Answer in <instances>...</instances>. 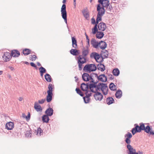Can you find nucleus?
Here are the masks:
<instances>
[{"label":"nucleus","mask_w":154,"mask_h":154,"mask_svg":"<svg viewBox=\"0 0 154 154\" xmlns=\"http://www.w3.org/2000/svg\"><path fill=\"white\" fill-rule=\"evenodd\" d=\"M98 81L96 82H92L93 84H89V88L91 92H95L94 91L93 88H95L96 91H100L101 90L103 92L104 95H106V92L104 91V89L106 88V84H103L102 83H99L98 85L96 84Z\"/></svg>","instance_id":"f257e3e1"},{"label":"nucleus","mask_w":154,"mask_h":154,"mask_svg":"<svg viewBox=\"0 0 154 154\" xmlns=\"http://www.w3.org/2000/svg\"><path fill=\"white\" fill-rule=\"evenodd\" d=\"M97 67L94 64H88L85 66L83 68V70L87 72H90L95 71Z\"/></svg>","instance_id":"f03ea898"},{"label":"nucleus","mask_w":154,"mask_h":154,"mask_svg":"<svg viewBox=\"0 0 154 154\" xmlns=\"http://www.w3.org/2000/svg\"><path fill=\"white\" fill-rule=\"evenodd\" d=\"M61 13L62 18L64 20L65 23H67V13L66 10V5L65 4H63L61 8Z\"/></svg>","instance_id":"7ed1b4c3"},{"label":"nucleus","mask_w":154,"mask_h":154,"mask_svg":"<svg viewBox=\"0 0 154 154\" xmlns=\"http://www.w3.org/2000/svg\"><path fill=\"white\" fill-rule=\"evenodd\" d=\"M105 1H106V0H98V2L99 3V4L97 5V8L98 6L99 5L100 11H103L104 12H105L104 8L106 7V4H105Z\"/></svg>","instance_id":"20e7f679"},{"label":"nucleus","mask_w":154,"mask_h":154,"mask_svg":"<svg viewBox=\"0 0 154 154\" xmlns=\"http://www.w3.org/2000/svg\"><path fill=\"white\" fill-rule=\"evenodd\" d=\"M100 6H98V8H97V11H98V13L97 14V19H96V24L97 25L99 21L101 20V17L104 14V12L103 11H100Z\"/></svg>","instance_id":"39448f33"},{"label":"nucleus","mask_w":154,"mask_h":154,"mask_svg":"<svg viewBox=\"0 0 154 154\" xmlns=\"http://www.w3.org/2000/svg\"><path fill=\"white\" fill-rule=\"evenodd\" d=\"M90 57L91 58L94 59L97 62H100V60H99V58H100V55L97 53L95 52H92L90 54Z\"/></svg>","instance_id":"423d86ee"},{"label":"nucleus","mask_w":154,"mask_h":154,"mask_svg":"<svg viewBox=\"0 0 154 154\" xmlns=\"http://www.w3.org/2000/svg\"><path fill=\"white\" fill-rule=\"evenodd\" d=\"M78 63L79 64V69L80 70H81L82 69V65L86 62V60H82V58H81V55H79L78 57Z\"/></svg>","instance_id":"0eeeda50"},{"label":"nucleus","mask_w":154,"mask_h":154,"mask_svg":"<svg viewBox=\"0 0 154 154\" xmlns=\"http://www.w3.org/2000/svg\"><path fill=\"white\" fill-rule=\"evenodd\" d=\"M125 137L126 138L125 141L127 145H130L131 143V138L132 137L131 134L128 132L125 135Z\"/></svg>","instance_id":"6e6552de"},{"label":"nucleus","mask_w":154,"mask_h":154,"mask_svg":"<svg viewBox=\"0 0 154 154\" xmlns=\"http://www.w3.org/2000/svg\"><path fill=\"white\" fill-rule=\"evenodd\" d=\"M102 43H103V41H101L99 42H97L94 39H92L91 41V44L94 48H97L99 45H101Z\"/></svg>","instance_id":"1a4fd4ad"},{"label":"nucleus","mask_w":154,"mask_h":154,"mask_svg":"<svg viewBox=\"0 0 154 154\" xmlns=\"http://www.w3.org/2000/svg\"><path fill=\"white\" fill-rule=\"evenodd\" d=\"M89 49L88 48L86 49H83L82 51V55L81 56V58L84 60H86V56L88 55L89 54Z\"/></svg>","instance_id":"9d476101"},{"label":"nucleus","mask_w":154,"mask_h":154,"mask_svg":"<svg viewBox=\"0 0 154 154\" xmlns=\"http://www.w3.org/2000/svg\"><path fill=\"white\" fill-rule=\"evenodd\" d=\"M127 147L129 151V154H138L136 152V149H134L130 144L127 145Z\"/></svg>","instance_id":"9b49d317"},{"label":"nucleus","mask_w":154,"mask_h":154,"mask_svg":"<svg viewBox=\"0 0 154 154\" xmlns=\"http://www.w3.org/2000/svg\"><path fill=\"white\" fill-rule=\"evenodd\" d=\"M11 55L9 52H5L4 53V55H3L2 57L5 61H9L11 57Z\"/></svg>","instance_id":"f8f14e48"},{"label":"nucleus","mask_w":154,"mask_h":154,"mask_svg":"<svg viewBox=\"0 0 154 154\" xmlns=\"http://www.w3.org/2000/svg\"><path fill=\"white\" fill-rule=\"evenodd\" d=\"M82 78L84 81L88 82L89 81L90 79L91 80V77H90V75L88 73H85L82 74Z\"/></svg>","instance_id":"ddd939ff"},{"label":"nucleus","mask_w":154,"mask_h":154,"mask_svg":"<svg viewBox=\"0 0 154 154\" xmlns=\"http://www.w3.org/2000/svg\"><path fill=\"white\" fill-rule=\"evenodd\" d=\"M53 109L50 107L47 109L45 111L46 115L48 116H51L53 114Z\"/></svg>","instance_id":"4468645a"},{"label":"nucleus","mask_w":154,"mask_h":154,"mask_svg":"<svg viewBox=\"0 0 154 154\" xmlns=\"http://www.w3.org/2000/svg\"><path fill=\"white\" fill-rule=\"evenodd\" d=\"M89 88V84L88 83L85 84V83H82L81 85V88L83 91H87Z\"/></svg>","instance_id":"2eb2a0df"},{"label":"nucleus","mask_w":154,"mask_h":154,"mask_svg":"<svg viewBox=\"0 0 154 154\" xmlns=\"http://www.w3.org/2000/svg\"><path fill=\"white\" fill-rule=\"evenodd\" d=\"M14 127V124L13 122H10L6 125V128L9 130H11Z\"/></svg>","instance_id":"dca6fc26"},{"label":"nucleus","mask_w":154,"mask_h":154,"mask_svg":"<svg viewBox=\"0 0 154 154\" xmlns=\"http://www.w3.org/2000/svg\"><path fill=\"white\" fill-rule=\"evenodd\" d=\"M34 107L37 112H42V109L41 106L38 105L37 102H35Z\"/></svg>","instance_id":"f3484780"},{"label":"nucleus","mask_w":154,"mask_h":154,"mask_svg":"<svg viewBox=\"0 0 154 154\" xmlns=\"http://www.w3.org/2000/svg\"><path fill=\"white\" fill-rule=\"evenodd\" d=\"M11 54V56L14 57H18L20 54V52L16 50L12 51Z\"/></svg>","instance_id":"a211bd4d"},{"label":"nucleus","mask_w":154,"mask_h":154,"mask_svg":"<svg viewBox=\"0 0 154 154\" xmlns=\"http://www.w3.org/2000/svg\"><path fill=\"white\" fill-rule=\"evenodd\" d=\"M105 24L103 22L100 23L98 25V28L99 30L103 31L105 30Z\"/></svg>","instance_id":"6ab92c4d"},{"label":"nucleus","mask_w":154,"mask_h":154,"mask_svg":"<svg viewBox=\"0 0 154 154\" xmlns=\"http://www.w3.org/2000/svg\"><path fill=\"white\" fill-rule=\"evenodd\" d=\"M103 78H105V82H106V76L104 74H101L99 76H98L97 78L98 80V81H100L101 82H104L105 80L103 79Z\"/></svg>","instance_id":"aec40b11"},{"label":"nucleus","mask_w":154,"mask_h":154,"mask_svg":"<svg viewBox=\"0 0 154 154\" xmlns=\"http://www.w3.org/2000/svg\"><path fill=\"white\" fill-rule=\"evenodd\" d=\"M72 46L74 48H76L77 47V41L75 38L74 37H72Z\"/></svg>","instance_id":"412c9836"},{"label":"nucleus","mask_w":154,"mask_h":154,"mask_svg":"<svg viewBox=\"0 0 154 154\" xmlns=\"http://www.w3.org/2000/svg\"><path fill=\"white\" fill-rule=\"evenodd\" d=\"M42 120L43 122L48 123L49 120L48 116L47 115H44L42 117Z\"/></svg>","instance_id":"4be33fe9"},{"label":"nucleus","mask_w":154,"mask_h":154,"mask_svg":"<svg viewBox=\"0 0 154 154\" xmlns=\"http://www.w3.org/2000/svg\"><path fill=\"white\" fill-rule=\"evenodd\" d=\"M70 53L74 56H77L79 54V51L75 49H72L70 51Z\"/></svg>","instance_id":"5701e85b"},{"label":"nucleus","mask_w":154,"mask_h":154,"mask_svg":"<svg viewBox=\"0 0 154 154\" xmlns=\"http://www.w3.org/2000/svg\"><path fill=\"white\" fill-rule=\"evenodd\" d=\"M122 95V92L121 90H118L115 94V96L116 98H120Z\"/></svg>","instance_id":"b1692460"},{"label":"nucleus","mask_w":154,"mask_h":154,"mask_svg":"<svg viewBox=\"0 0 154 154\" xmlns=\"http://www.w3.org/2000/svg\"><path fill=\"white\" fill-rule=\"evenodd\" d=\"M114 101V99L112 97H107L106 98L107 103L109 105L113 103Z\"/></svg>","instance_id":"393cba45"},{"label":"nucleus","mask_w":154,"mask_h":154,"mask_svg":"<svg viewBox=\"0 0 154 154\" xmlns=\"http://www.w3.org/2000/svg\"><path fill=\"white\" fill-rule=\"evenodd\" d=\"M45 78L46 81L48 82H50L51 81L52 78L50 75L48 73L45 74Z\"/></svg>","instance_id":"a878e982"},{"label":"nucleus","mask_w":154,"mask_h":154,"mask_svg":"<svg viewBox=\"0 0 154 154\" xmlns=\"http://www.w3.org/2000/svg\"><path fill=\"white\" fill-rule=\"evenodd\" d=\"M53 95V94L48 93V95L46 97V100L48 102H50L51 101Z\"/></svg>","instance_id":"bb28decb"},{"label":"nucleus","mask_w":154,"mask_h":154,"mask_svg":"<svg viewBox=\"0 0 154 154\" xmlns=\"http://www.w3.org/2000/svg\"><path fill=\"white\" fill-rule=\"evenodd\" d=\"M111 5H110V4L109 3V1L108 0H106V12L109 13L112 8L110 7Z\"/></svg>","instance_id":"cd10ccee"},{"label":"nucleus","mask_w":154,"mask_h":154,"mask_svg":"<svg viewBox=\"0 0 154 154\" xmlns=\"http://www.w3.org/2000/svg\"><path fill=\"white\" fill-rule=\"evenodd\" d=\"M104 67V66L101 63H99L97 65L98 69L100 70L101 71L104 70L105 68H103Z\"/></svg>","instance_id":"c85d7f7f"},{"label":"nucleus","mask_w":154,"mask_h":154,"mask_svg":"<svg viewBox=\"0 0 154 154\" xmlns=\"http://www.w3.org/2000/svg\"><path fill=\"white\" fill-rule=\"evenodd\" d=\"M140 126H138V127L137 128L138 131L139 132H140L141 130H144L146 127L144 124H140Z\"/></svg>","instance_id":"c756f323"},{"label":"nucleus","mask_w":154,"mask_h":154,"mask_svg":"<svg viewBox=\"0 0 154 154\" xmlns=\"http://www.w3.org/2000/svg\"><path fill=\"white\" fill-rule=\"evenodd\" d=\"M90 76L91 77V82H94V80L93 77H95L97 78L98 75L97 74L93 72L91 74Z\"/></svg>","instance_id":"7c9ffc66"},{"label":"nucleus","mask_w":154,"mask_h":154,"mask_svg":"<svg viewBox=\"0 0 154 154\" xmlns=\"http://www.w3.org/2000/svg\"><path fill=\"white\" fill-rule=\"evenodd\" d=\"M53 85L52 84H50L48 85V90L47 91V93L53 94L52 93V88Z\"/></svg>","instance_id":"2f4dec72"},{"label":"nucleus","mask_w":154,"mask_h":154,"mask_svg":"<svg viewBox=\"0 0 154 154\" xmlns=\"http://www.w3.org/2000/svg\"><path fill=\"white\" fill-rule=\"evenodd\" d=\"M104 35V34L103 32H97L96 35V37L98 38H102Z\"/></svg>","instance_id":"473e14b6"},{"label":"nucleus","mask_w":154,"mask_h":154,"mask_svg":"<svg viewBox=\"0 0 154 154\" xmlns=\"http://www.w3.org/2000/svg\"><path fill=\"white\" fill-rule=\"evenodd\" d=\"M112 73L115 76H118L119 74V71L118 69H115L112 71Z\"/></svg>","instance_id":"72a5a7b5"},{"label":"nucleus","mask_w":154,"mask_h":154,"mask_svg":"<svg viewBox=\"0 0 154 154\" xmlns=\"http://www.w3.org/2000/svg\"><path fill=\"white\" fill-rule=\"evenodd\" d=\"M138 127V125H137L135 128H133L131 131L133 135H134L137 132H140L138 131V130L137 128Z\"/></svg>","instance_id":"f704fd0d"},{"label":"nucleus","mask_w":154,"mask_h":154,"mask_svg":"<svg viewBox=\"0 0 154 154\" xmlns=\"http://www.w3.org/2000/svg\"><path fill=\"white\" fill-rule=\"evenodd\" d=\"M109 88L111 90L115 91L116 90V86L113 83H111L109 85Z\"/></svg>","instance_id":"c9c22d12"},{"label":"nucleus","mask_w":154,"mask_h":154,"mask_svg":"<svg viewBox=\"0 0 154 154\" xmlns=\"http://www.w3.org/2000/svg\"><path fill=\"white\" fill-rule=\"evenodd\" d=\"M97 27V25L96 24L94 27L92 29V32L94 34H96L97 32H98V29Z\"/></svg>","instance_id":"e433bc0d"},{"label":"nucleus","mask_w":154,"mask_h":154,"mask_svg":"<svg viewBox=\"0 0 154 154\" xmlns=\"http://www.w3.org/2000/svg\"><path fill=\"white\" fill-rule=\"evenodd\" d=\"M31 51L28 49H25L23 51V53L24 55H28L30 54Z\"/></svg>","instance_id":"4c0bfd02"},{"label":"nucleus","mask_w":154,"mask_h":154,"mask_svg":"<svg viewBox=\"0 0 154 154\" xmlns=\"http://www.w3.org/2000/svg\"><path fill=\"white\" fill-rule=\"evenodd\" d=\"M103 41V43H102L101 45H99V47L102 49H104L106 48V42Z\"/></svg>","instance_id":"58836bf2"},{"label":"nucleus","mask_w":154,"mask_h":154,"mask_svg":"<svg viewBox=\"0 0 154 154\" xmlns=\"http://www.w3.org/2000/svg\"><path fill=\"white\" fill-rule=\"evenodd\" d=\"M94 97L95 99L97 100H101L103 98V96L102 95H101V96H95V95H94Z\"/></svg>","instance_id":"ea45409f"},{"label":"nucleus","mask_w":154,"mask_h":154,"mask_svg":"<svg viewBox=\"0 0 154 154\" xmlns=\"http://www.w3.org/2000/svg\"><path fill=\"white\" fill-rule=\"evenodd\" d=\"M75 91L77 94H79L81 96L83 97L84 96V94L81 91V90L79 88H76Z\"/></svg>","instance_id":"a19ab883"},{"label":"nucleus","mask_w":154,"mask_h":154,"mask_svg":"<svg viewBox=\"0 0 154 154\" xmlns=\"http://www.w3.org/2000/svg\"><path fill=\"white\" fill-rule=\"evenodd\" d=\"M37 134L40 136L41 134L43 133V131L41 128H38L36 131Z\"/></svg>","instance_id":"79ce46f5"},{"label":"nucleus","mask_w":154,"mask_h":154,"mask_svg":"<svg viewBox=\"0 0 154 154\" xmlns=\"http://www.w3.org/2000/svg\"><path fill=\"white\" fill-rule=\"evenodd\" d=\"M151 129L150 128V127L149 125H147L145 128V129H144V131L146 133H149L150 131H151Z\"/></svg>","instance_id":"37998d69"},{"label":"nucleus","mask_w":154,"mask_h":154,"mask_svg":"<svg viewBox=\"0 0 154 154\" xmlns=\"http://www.w3.org/2000/svg\"><path fill=\"white\" fill-rule=\"evenodd\" d=\"M83 98L85 103H87L89 102L90 98L89 97H83Z\"/></svg>","instance_id":"c03bdc74"},{"label":"nucleus","mask_w":154,"mask_h":154,"mask_svg":"<svg viewBox=\"0 0 154 154\" xmlns=\"http://www.w3.org/2000/svg\"><path fill=\"white\" fill-rule=\"evenodd\" d=\"M39 72L45 73L46 72V70L44 67L41 66L39 68Z\"/></svg>","instance_id":"a18cd8bd"},{"label":"nucleus","mask_w":154,"mask_h":154,"mask_svg":"<svg viewBox=\"0 0 154 154\" xmlns=\"http://www.w3.org/2000/svg\"><path fill=\"white\" fill-rule=\"evenodd\" d=\"M86 91L85 93V94L86 95L85 97H89L91 96V91H89L88 90H87V91Z\"/></svg>","instance_id":"49530a36"},{"label":"nucleus","mask_w":154,"mask_h":154,"mask_svg":"<svg viewBox=\"0 0 154 154\" xmlns=\"http://www.w3.org/2000/svg\"><path fill=\"white\" fill-rule=\"evenodd\" d=\"M85 36L86 38V39L87 40V45L86 46V47L88 48L90 47V40L89 38L88 37V35L85 33Z\"/></svg>","instance_id":"de8ad7c7"},{"label":"nucleus","mask_w":154,"mask_h":154,"mask_svg":"<svg viewBox=\"0 0 154 154\" xmlns=\"http://www.w3.org/2000/svg\"><path fill=\"white\" fill-rule=\"evenodd\" d=\"M30 56V58H31L32 60V61H35L37 58L36 56L35 55H31Z\"/></svg>","instance_id":"09e8293b"},{"label":"nucleus","mask_w":154,"mask_h":154,"mask_svg":"<svg viewBox=\"0 0 154 154\" xmlns=\"http://www.w3.org/2000/svg\"><path fill=\"white\" fill-rule=\"evenodd\" d=\"M45 99H43L41 100H38V103H39L40 104H43L45 102Z\"/></svg>","instance_id":"8fccbe9b"},{"label":"nucleus","mask_w":154,"mask_h":154,"mask_svg":"<svg viewBox=\"0 0 154 154\" xmlns=\"http://www.w3.org/2000/svg\"><path fill=\"white\" fill-rule=\"evenodd\" d=\"M30 114L29 112L28 115L27 116H26V117H25V118L26 119L27 121H29V120L30 119Z\"/></svg>","instance_id":"3c124183"},{"label":"nucleus","mask_w":154,"mask_h":154,"mask_svg":"<svg viewBox=\"0 0 154 154\" xmlns=\"http://www.w3.org/2000/svg\"><path fill=\"white\" fill-rule=\"evenodd\" d=\"M84 17L85 18L87 19H88L89 17V14L88 13L85 14H83Z\"/></svg>","instance_id":"603ef678"},{"label":"nucleus","mask_w":154,"mask_h":154,"mask_svg":"<svg viewBox=\"0 0 154 154\" xmlns=\"http://www.w3.org/2000/svg\"><path fill=\"white\" fill-rule=\"evenodd\" d=\"M88 10L87 8L83 10L82 11V13L83 14H85L88 13Z\"/></svg>","instance_id":"864d4df0"},{"label":"nucleus","mask_w":154,"mask_h":154,"mask_svg":"<svg viewBox=\"0 0 154 154\" xmlns=\"http://www.w3.org/2000/svg\"><path fill=\"white\" fill-rule=\"evenodd\" d=\"M91 23L93 24H96V22L95 20L94 19V18H92L91 19Z\"/></svg>","instance_id":"5fc2aeb1"},{"label":"nucleus","mask_w":154,"mask_h":154,"mask_svg":"<svg viewBox=\"0 0 154 154\" xmlns=\"http://www.w3.org/2000/svg\"><path fill=\"white\" fill-rule=\"evenodd\" d=\"M30 64L32 66L35 67L36 68L37 67L35 64L33 62H31L30 63Z\"/></svg>","instance_id":"6e6d98bb"},{"label":"nucleus","mask_w":154,"mask_h":154,"mask_svg":"<svg viewBox=\"0 0 154 154\" xmlns=\"http://www.w3.org/2000/svg\"><path fill=\"white\" fill-rule=\"evenodd\" d=\"M109 79L110 80H112L113 79V76L111 74L109 75Z\"/></svg>","instance_id":"4d7b16f0"},{"label":"nucleus","mask_w":154,"mask_h":154,"mask_svg":"<svg viewBox=\"0 0 154 154\" xmlns=\"http://www.w3.org/2000/svg\"><path fill=\"white\" fill-rule=\"evenodd\" d=\"M102 95L99 92H97L95 94H94V95H95V96H100Z\"/></svg>","instance_id":"13d9d810"},{"label":"nucleus","mask_w":154,"mask_h":154,"mask_svg":"<svg viewBox=\"0 0 154 154\" xmlns=\"http://www.w3.org/2000/svg\"><path fill=\"white\" fill-rule=\"evenodd\" d=\"M9 68L12 71L14 70V68L12 66H9Z\"/></svg>","instance_id":"bf43d9fd"},{"label":"nucleus","mask_w":154,"mask_h":154,"mask_svg":"<svg viewBox=\"0 0 154 154\" xmlns=\"http://www.w3.org/2000/svg\"><path fill=\"white\" fill-rule=\"evenodd\" d=\"M149 133L150 134L153 135L154 134V131L151 130Z\"/></svg>","instance_id":"052dcab7"},{"label":"nucleus","mask_w":154,"mask_h":154,"mask_svg":"<svg viewBox=\"0 0 154 154\" xmlns=\"http://www.w3.org/2000/svg\"><path fill=\"white\" fill-rule=\"evenodd\" d=\"M26 116L25 113H22V116H21L23 118H25Z\"/></svg>","instance_id":"680f3d73"},{"label":"nucleus","mask_w":154,"mask_h":154,"mask_svg":"<svg viewBox=\"0 0 154 154\" xmlns=\"http://www.w3.org/2000/svg\"><path fill=\"white\" fill-rule=\"evenodd\" d=\"M137 153H138V154H143V152L142 151H138V152H137Z\"/></svg>","instance_id":"e2e57ef3"},{"label":"nucleus","mask_w":154,"mask_h":154,"mask_svg":"<svg viewBox=\"0 0 154 154\" xmlns=\"http://www.w3.org/2000/svg\"><path fill=\"white\" fill-rule=\"evenodd\" d=\"M37 65L38 66H41V64L39 62H37Z\"/></svg>","instance_id":"0e129e2a"},{"label":"nucleus","mask_w":154,"mask_h":154,"mask_svg":"<svg viewBox=\"0 0 154 154\" xmlns=\"http://www.w3.org/2000/svg\"><path fill=\"white\" fill-rule=\"evenodd\" d=\"M22 99H23V98L21 97H20L19 98V100L20 101H21L22 100Z\"/></svg>","instance_id":"69168bd1"},{"label":"nucleus","mask_w":154,"mask_h":154,"mask_svg":"<svg viewBox=\"0 0 154 154\" xmlns=\"http://www.w3.org/2000/svg\"><path fill=\"white\" fill-rule=\"evenodd\" d=\"M40 75L41 77H43V75L44 74V73H42V72H40Z\"/></svg>","instance_id":"338daca9"},{"label":"nucleus","mask_w":154,"mask_h":154,"mask_svg":"<svg viewBox=\"0 0 154 154\" xmlns=\"http://www.w3.org/2000/svg\"><path fill=\"white\" fill-rule=\"evenodd\" d=\"M74 2V5L75 7L76 5V2Z\"/></svg>","instance_id":"774afa93"}]
</instances>
